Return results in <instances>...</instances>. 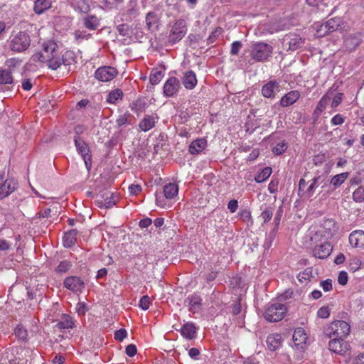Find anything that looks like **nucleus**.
<instances>
[{
  "label": "nucleus",
  "mask_w": 364,
  "mask_h": 364,
  "mask_svg": "<svg viewBox=\"0 0 364 364\" xmlns=\"http://www.w3.org/2000/svg\"><path fill=\"white\" fill-rule=\"evenodd\" d=\"M279 90V84L275 80H270L263 85L262 95L266 98H272L275 96V91Z\"/></svg>",
  "instance_id": "20"
},
{
  "label": "nucleus",
  "mask_w": 364,
  "mask_h": 364,
  "mask_svg": "<svg viewBox=\"0 0 364 364\" xmlns=\"http://www.w3.org/2000/svg\"><path fill=\"white\" fill-rule=\"evenodd\" d=\"M353 200L355 202L364 201V186H359L353 193Z\"/></svg>",
  "instance_id": "46"
},
{
  "label": "nucleus",
  "mask_w": 364,
  "mask_h": 364,
  "mask_svg": "<svg viewBox=\"0 0 364 364\" xmlns=\"http://www.w3.org/2000/svg\"><path fill=\"white\" fill-rule=\"evenodd\" d=\"M317 316L321 318H328L331 314L328 306H323L317 311Z\"/></svg>",
  "instance_id": "48"
},
{
  "label": "nucleus",
  "mask_w": 364,
  "mask_h": 364,
  "mask_svg": "<svg viewBox=\"0 0 364 364\" xmlns=\"http://www.w3.org/2000/svg\"><path fill=\"white\" fill-rule=\"evenodd\" d=\"M87 311L86 304L84 302H78L76 305V311L78 315L82 316L85 315L86 311Z\"/></svg>",
  "instance_id": "60"
},
{
  "label": "nucleus",
  "mask_w": 364,
  "mask_h": 364,
  "mask_svg": "<svg viewBox=\"0 0 364 364\" xmlns=\"http://www.w3.org/2000/svg\"><path fill=\"white\" fill-rule=\"evenodd\" d=\"M348 274L344 271L340 272L338 277V282L341 285H346L348 282Z\"/></svg>",
  "instance_id": "62"
},
{
  "label": "nucleus",
  "mask_w": 364,
  "mask_h": 364,
  "mask_svg": "<svg viewBox=\"0 0 364 364\" xmlns=\"http://www.w3.org/2000/svg\"><path fill=\"white\" fill-rule=\"evenodd\" d=\"M31 44L29 35L23 31H20L11 40L9 46L12 51L20 53L28 48Z\"/></svg>",
  "instance_id": "5"
},
{
  "label": "nucleus",
  "mask_w": 364,
  "mask_h": 364,
  "mask_svg": "<svg viewBox=\"0 0 364 364\" xmlns=\"http://www.w3.org/2000/svg\"><path fill=\"white\" fill-rule=\"evenodd\" d=\"M131 114L127 112L123 114H121L118 117L116 120V124L118 127L124 126L126 124H131Z\"/></svg>",
  "instance_id": "42"
},
{
  "label": "nucleus",
  "mask_w": 364,
  "mask_h": 364,
  "mask_svg": "<svg viewBox=\"0 0 364 364\" xmlns=\"http://www.w3.org/2000/svg\"><path fill=\"white\" fill-rule=\"evenodd\" d=\"M146 107V103L141 100H137L133 102L130 106L131 109L138 115L145 112Z\"/></svg>",
  "instance_id": "37"
},
{
  "label": "nucleus",
  "mask_w": 364,
  "mask_h": 364,
  "mask_svg": "<svg viewBox=\"0 0 364 364\" xmlns=\"http://www.w3.org/2000/svg\"><path fill=\"white\" fill-rule=\"evenodd\" d=\"M52 2L50 0H36L34 2L33 11L36 14H42L50 9Z\"/></svg>",
  "instance_id": "28"
},
{
  "label": "nucleus",
  "mask_w": 364,
  "mask_h": 364,
  "mask_svg": "<svg viewBox=\"0 0 364 364\" xmlns=\"http://www.w3.org/2000/svg\"><path fill=\"white\" fill-rule=\"evenodd\" d=\"M341 19L340 18H332L327 21L325 23L320 25L319 30L317 31L320 33L318 36H321L327 33L336 31L341 27Z\"/></svg>",
  "instance_id": "13"
},
{
  "label": "nucleus",
  "mask_w": 364,
  "mask_h": 364,
  "mask_svg": "<svg viewBox=\"0 0 364 364\" xmlns=\"http://www.w3.org/2000/svg\"><path fill=\"white\" fill-rule=\"evenodd\" d=\"M189 311L195 314L201 309L202 299L200 296L196 294H192L188 297Z\"/></svg>",
  "instance_id": "22"
},
{
  "label": "nucleus",
  "mask_w": 364,
  "mask_h": 364,
  "mask_svg": "<svg viewBox=\"0 0 364 364\" xmlns=\"http://www.w3.org/2000/svg\"><path fill=\"white\" fill-rule=\"evenodd\" d=\"M13 80L11 70L0 69V85L11 84Z\"/></svg>",
  "instance_id": "35"
},
{
  "label": "nucleus",
  "mask_w": 364,
  "mask_h": 364,
  "mask_svg": "<svg viewBox=\"0 0 364 364\" xmlns=\"http://www.w3.org/2000/svg\"><path fill=\"white\" fill-rule=\"evenodd\" d=\"M113 193L107 196L105 198H102L96 200V204L100 208H110L116 204Z\"/></svg>",
  "instance_id": "33"
},
{
  "label": "nucleus",
  "mask_w": 364,
  "mask_h": 364,
  "mask_svg": "<svg viewBox=\"0 0 364 364\" xmlns=\"http://www.w3.org/2000/svg\"><path fill=\"white\" fill-rule=\"evenodd\" d=\"M13 244L5 239H0V250L8 251L12 249Z\"/></svg>",
  "instance_id": "57"
},
{
  "label": "nucleus",
  "mask_w": 364,
  "mask_h": 364,
  "mask_svg": "<svg viewBox=\"0 0 364 364\" xmlns=\"http://www.w3.org/2000/svg\"><path fill=\"white\" fill-rule=\"evenodd\" d=\"M17 183L12 178L4 180L3 176H0V199L8 196L16 188Z\"/></svg>",
  "instance_id": "14"
},
{
  "label": "nucleus",
  "mask_w": 364,
  "mask_h": 364,
  "mask_svg": "<svg viewBox=\"0 0 364 364\" xmlns=\"http://www.w3.org/2000/svg\"><path fill=\"white\" fill-rule=\"evenodd\" d=\"M15 336L23 341H26L28 338V331L23 326H18L14 331Z\"/></svg>",
  "instance_id": "44"
},
{
  "label": "nucleus",
  "mask_w": 364,
  "mask_h": 364,
  "mask_svg": "<svg viewBox=\"0 0 364 364\" xmlns=\"http://www.w3.org/2000/svg\"><path fill=\"white\" fill-rule=\"evenodd\" d=\"M350 331V324L345 321L336 320L331 322L324 330L328 338H346Z\"/></svg>",
  "instance_id": "2"
},
{
  "label": "nucleus",
  "mask_w": 364,
  "mask_h": 364,
  "mask_svg": "<svg viewBox=\"0 0 364 364\" xmlns=\"http://www.w3.org/2000/svg\"><path fill=\"white\" fill-rule=\"evenodd\" d=\"M344 122L345 117L341 114H337L333 116L331 121V124L334 126L341 125L344 123Z\"/></svg>",
  "instance_id": "56"
},
{
  "label": "nucleus",
  "mask_w": 364,
  "mask_h": 364,
  "mask_svg": "<svg viewBox=\"0 0 364 364\" xmlns=\"http://www.w3.org/2000/svg\"><path fill=\"white\" fill-rule=\"evenodd\" d=\"M329 100H330V97L328 96L323 95L321 97V99L320 100V101L318 102V103L316 107L315 112H316L318 114H321L326 109Z\"/></svg>",
  "instance_id": "45"
},
{
  "label": "nucleus",
  "mask_w": 364,
  "mask_h": 364,
  "mask_svg": "<svg viewBox=\"0 0 364 364\" xmlns=\"http://www.w3.org/2000/svg\"><path fill=\"white\" fill-rule=\"evenodd\" d=\"M348 176V173L346 172L337 174L332 178L331 183L335 187L340 186L347 179Z\"/></svg>",
  "instance_id": "41"
},
{
  "label": "nucleus",
  "mask_w": 364,
  "mask_h": 364,
  "mask_svg": "<svg viewBox=\"0 0 364 364\" xmlns=\"http://www.w3.org/2000/svg\"><path fill=\"white\" fill-rule=\"evenodd\" d=\"M77 9L82 13H87L90 10V5L86 0H79L77 2Z\"/></svg>",
  "instance_id": "51"
},
{
  "label": "nucleus",
  "mask_w": 364,
  "mask_h": 364,
  "mask_svg": "<svg viewBox=\"0 0 364 364\" xmlns=\"http://www.w3.org/2000/svg\"><path fill=\"white\" fill-rule=\"evenodd\" d=\"M323 181L321 176H318L314 177L311 181L309 187L305 191V193H301V198H310L314 196L315 189L318 186V185Z\"/></svg>",
  "instance_id": "24"
},
{
  "label": "nucleus",
  "mask_w": 364,
  "mask_h": 364,
  "mask_svg": "<svg viewBox=\"0 0 364 364\" xmlns=\"http://www.w3.org/2000/svg\"><path fill=\"white\" fill-rule=\"evenodd\" d=\"M360 42L361 38L359 35H350L346 38L344 44L348 50H352L358 47Z\"/></svg>",
  "instance_id": "30"
},
{
  "label": "nucleus",
  "mask_w": 364,
  "mask_h": 364,
  "mask_svg": "<svg viewBox=\"0 0 364 364\" xmlns=\"http://www.w3.org/2000/svg\"><path fill=\"white\" fill-rule=\"evenodd\" d=\"M84 26L90 30H96L99 26V19L92 15L84 18Z\"/></svg>",
  "instance_id": "36"
},
{
  "label": "nucleus",
  "mask_w": 364,
  "mask_h": 364,
  "mask_svg": "<svg viewBox=\"0 0 364 364\" xmlns=\"http://www.w3.org/2000/svg\"><path fill=\"white\" fill-rule=\"evenodd\" d=\"M282 336L279 333L269 335L267 338V345L270 350H275L282 346Z\"/></svg>",
  "instance_id": "25"
},
{
  "label": "nucleus",
  "mask_w": 364,
  "mask_h": 364,
  "mask_svg": "<svg viewBox=\"0 0 364 364\" xmlns=\"http://www.w3.org/2000/svg\"><path fill=\"white\" fill-rule=\"evenodd\" d=\"M181 89V83L176 77H169L164 85V94L166 97H171L177 95Z\"/></svg>",
  "instance_id": "11"
},
{
  "label": "nucleus",
  "mask_w": 364,
  "mask_h": 364,
  "mask_svg": "<svg viewBox=\"0 0 364 364\" xmlns=\"http://www.w3.org/2000/svg\"><path fill=\"white\" fill-rule=\"evenodd\" d=\"M304 44V39L301 37L294 35L292 38L290 39L289 46V49L291 50H296L303 46Z\"/></svg>",
  "instance_id": "38"
},
{
  "label": "nucleus",
  "mask_w": 364,
  "mask_h": 364,
  "mask_svg": "<svg viewBox=\"0 0 364 364\" xmlns=\"http://www.w3.org/2000/svg\"><path fill=\"white\" fill-rule=\"evenodd\" d=\"M163 191L167 199H173L178 193V186L175 183H169L164 186Z\"/></svg>",
  "instance_id": "29"
},
{
  "label": "nucleus",
  "mask_w": 364,
  "mask_h": 364,
  "mask_svg": "<svg viewBox=\"0 0 364 364\" xmlns=\"http://www.w3.org/2000/svg\"><path fill=\"white\" fill-rule=\"evenodd\" d=\"M75 144L78 153L82 156L87 169H90L92 164V156L88 144L80 136H75Z\"/></svg>",
  "instance_id": "8"
},
{
  "label": "nucleus",
  "mask_w": 364,
  "mask_h": 364,
  "mask_svg": "<svg viewBox=\"0 0 364 364\" xmlns=\"http://www.w3.org/2000/svg\"><path fill=\"white\" fill-rule=\"evenodd\" d=\"M273 215V210L272 208H267L264 209L261 213V218L264 223L269 221Z\"/></svg>",
  "instance_id": "52"
},
{
  "label": "nucleus",
  "mask_w": 364,
  "mask_h": 364,
  "mask_svg": "<svg viewBox=\"0 0 364 364\" xmlns=\"http://www.w3.org/2000/svg\"><path fill=\"white\" fill-rule=\"evenodd\" d=\"M343 100V94L342 93H338L336 95V96L333 97L331 107H337Z\"/></svg>",
  "instance_id": "64"
},
{
  "label": "nucleus",
  "mask_w": 364,
  "mask_h": 364,
  "mask_svg": "<svg viewBox=\"0 0 364 364\" xmlns=\"http://www.w3.org/2000/svg\"><path fill=\"white\" fill-rule=\"evenodd\" d=\"M273 48L263 42L252 44L250 50L252 58L257 62L266 60L272 53Z\"/></svg>",
  "instance_id": "4"
},
{
  "label": "nucleus",
  "mask_w": 364,
  "mask_h": 364,
  "mask_svg": "<svg viewBox=\"0 0 364 364\" xmlns=\"http://www.w3.org/2000/svg\"><path fill=\"white\" fill-rule=\"evenodd\" d=\"M287 312L285 305L276 303L269 306L264 312V318L270 322L281 321Z\"/></svg>",
  "instance_id": "6"
},
{
  "label": "nucleus",
  "mask_w": 364,
  "mask_h": 364,
  "mask_svg": "<svg viewBox=\"0 0 364 364\" xmlns=\"http://www.w3.org/2000/svg\"><path fill=\"white\" fill-rule=\"evenodd\" d=\"M307 340V335L303 328H297L293 333V341L297 348H303Z\"/></svg>",
  "instance_id": "18"
},
{
  "label": "nucleus",
  "mask_w": 364,
  "mask_h": 364,
  "mask_svg": "<svg viewBox=\"0 0 364 364\" xmlns=\"http://www.w3.org/2000/svg\"><path fill=\"white\" fill-rule=\"evenodd\" d=\"M207 146V140L203 138L197 139L189 146V152L191 154H198Z\"/></svg>",
  "instance_id": "21"
},
{
  "label": "nucleus",
  "mask_w": 364,
  "mask_h": 364,
  "mask_svg": "<svg viewBox=\"0 0 364 364\" xmlns=\"http://www.w3.org/2000/svg\"><path fill=\"white\" fill-rule=\"evenodd\" d=\"M151 304V299L149 296L145 295L143 296L139 303V306L143 310H147Z\"/></svg>",
  "instance_id": "50"
},
{
  "label": "nucleus",
  "mask_w": 364,
  "mask_h": 364,
  "mask_svg": "<svg viewBox=\"0 0 364 364\" xmlns=\"http://www.w3.org/2000/svg\"><path fill=\"white\" fill-rule=\"evenodd\" d=\"M181 333L183 337L191 340L196 337V327L193 323H186L181 327Z\"/></svg>",
  "instance_id": "26"
},
{
  "label": "nucleus",
  "mask_w": 364,
  "mask_h": 364,
  "mask_svg": "<svg viewBox=\"0 0 364 364\" xmlns=\"http://www.w3.org/2000/svg\"><path fill=\"white\" fill-rule=\"evenodd\" d=\"M118 75V70L112 66H102L95 73V77L99 81L107 82L113 80Z\"/></svg>",
  "instance_id": "9"
},
{
  "label": "nucleus",
  "mask_w": 364,
  "mask_h": 364,
  "mask_svg": "<svg viewBox=\"0 0 364 364\" xmlns=\"http://www.w3.org/2000/svg\"><path fill=\"white\" fill-rule=\"evenodd\" d=\"M187 23L183 18H179L169 25L168 43L173 45L183 38L187 33Z\"/></svg>",
  "instance_id": "3"
},
{
  "label": "nucleus",
  "mask_w": 364,
  "mask_h": 364,
  "mask_svg": "<svg viewBox=\"0 0 364 364\" xmlns=\"http://www.w3.org/2000/svg\"><path fill=\"white\" fill-rule=\"evenodd\" d=\"M300 96V92L298 90L290 91L282 97L280 105L283 107L291 105L299 99Z\"/></svg>",
  "instance_id": "19"
},
{
  "label": "nucleus",
  "mask_w": 364,
  "mask_h": 364,
  "mask_svg": "<svg viewBox=\"0 0 364 364\" xmlns=\"http://www.w3.org/2000/svg\"><path fill=\"white\" fill-rule=\"evenodd\" d=\"M124 93L122 90L117 88L112 90L107 97V102L109 104H116L119 100H122Z\"/></svg>",
  "instance_id": "34"
},
{
  "label": "nucleus",
  "mask_w": 364,
  "mask_h": 364,
  "mask_svg": "<svg viewBox=\"0 0 364 364\" xmlns=\"http://www.w3.org/2000/svg\"><path fill=\"white\" fill-rule=\"evenodd\" d=\"M346 338H333L328 343L330 350L339 355H344L350 349V344L345 341Z\"/></svg>",
  "instance_id": "10"
},
{
  "label": "nucleus",
  "mask_w": 364,
  "mask_h": 364,
  "mask_svg": "<svg viewBox=\"0 0 364 364\" xmlns=\"http://www.w3.org/2000/svg\"><path fill=\"white\" fill-rule=\"evenodd\" d=\"M320 287H322L324 291H329L332 289V280L327 279L326 280L321 281L320 283Z\"/></svg>",
  "instance_id": "58"
},
{
  "label": "nucleus",
  "mask_w": 364,
  "mask_h": 364,
  "mask_svg": "<svg viewBox=\"0 0 364 364\" xmlns=\"http://www.w3.org/2000/svg\"><path fill=\"white\" fill-rule=\"evenodd\" d=\"M182 82L186 89L192 90L197 84V79L193 71H187L182 79Z\"/></svg>",
  "instance_id": "23"
},
{
  "label": "nucleus",
  "mask_w": 364,
  "mask_h": 364,
  "mask_svg": "<svg viewBox=\"0 0 364 364\" xmlns=\"http://www.w3.org/2000/svg\"><path fill=\"white\" fill-rule=\"evenodd\" d=\"M127 336V331L124 328L117 330L114 333V339L118 341H122Z\"/></svg>",
  "instance_id": "54"
},
{
  "label": "nucleus",
  "mask_w": 364,
  "mask_h": 364,
  "mask_svg": "<svg viewBox=\"0 0 364 364\" xmlns=\"http://www.w3.org/2000/svg\"><path fill=\"white\" fill-rule=\"evenodd\" d=\"M74 36L76 40H83V39H88L90 36V34H87L84 31H76L74 33Z\"/></svg>",
  "instance_id": "61"
},
{
  "label": "nucleus",
  "mask_w": 364,
  "mask_h": 364,
  "mask_svg": "<svg viewBox=\"0 0 364 364\" xmlns=\"http://www.w3.org/2000/svg\"><path fill=\"white\" fill-rule=\"evenodd\" d=\"M159 117L156 115L146 114L139 124V129L142 132H148L154 128Z\"/></svg>",
  "instance_id": "17"
},
{
  "label": "nucleus",
  "mask_w": 364,
  "mask_h": 364,
  "mask_svg": "<svg viewBox=\"0 0 364 364\" xmlns=\"http://www.w3.org/2000/svg\"><path fill=\"white\" fill-rule=\"evenodd\" d=\"M72 267L70 261L63 260L56 267V272L59 273H66Z\"/></svg>",
  "instance_id": "47"
},
{
  "label": "nucleus",
  "mask_w": 364,
  "mask_h": 364,
  "mask_svg": "<svg viewBox=\"0 0 364 364\" xmlns=\"http://www.w3.org/2000/svg\"><path fill=\"white\" fill-rule=\"evenodd\" d=\"M337 230L338 227L333 219H325L321 224L316 234L328 240L334 236Z\"/></svg>",
  "instance_id": "7"
},
{
  "label": "nucleus",
  "mask_w": 364,
  "mask_h": 364,
  "mask_svg": "<svg viewBox=\"0 0 364 364\" xmlns=\"http://www.w3.org/2000/svg\"><path fill=\"white\" fill-rule=\"evenodd\" d=\"M159 18L157 14L154 12H149L146 16V25L147 29L150 31H154L157 29L159 26Z\"/></svg>",
  "instance_id": "27"
},
{
  "label": "nucleus",
  "mask_w": 364,
  "mask_h": 364,
  "mask_svg": "<svg viewBox=\"0 0 364 364\" xmlns=\"http://www.w3.org/2000/svg\"><path fill=\"white\" fill-rule=\"evenodd\" d=\"M306 1L311 6H320L321 5L327 6L329 0H306Z\"/></svg>",
  "instance_id": "55"
},
{
  "label": "nucleus",
  "mask_w": 364,
  "mask_h": 364,
  "mask_svg": "<svg viewBox=\"0 0 364 364\" xmlns=\"http://www.w3.org/2000/svg\"><path fill=\"white\" fill-rule=\"evenodd\" d=\"M350 245L354 248H364V231L356 230L353 231L348 237Z\"/></svg>",
  "instance_id": "16"
},
{
  "label": "nucleus",
  "mask_w": 364,
  "mask_h": 364,
  "mask_svg": "<svg viewBox=\"0 0 364 364\" xmlns=\"http://www.w3.org/2000/svg\"><path fill=\"white\" fill-rule=\"evenodd\" d=\"M117 31L119 33V35L121 36H130L132 32H131V30H130V28L129 26V25L127 24H125V23H122V24H120L119 26H117Z\"/></svg>",
  "instance_id": "49"
},
{
  "label": "nucleus",
  "mask_w": 364,
  "mask_h": 364,
  "mask_svg": "<svg viewBox=\"0 0 364 364\" xmlns=\"http://www.w3.org/2000/svg\"><path fill=\"white\" fill-rule=\"evenodd\" d=\"M77 231L76 230H71L65 233L63 237V245L65 247H71L77 241Z\"/></svg>",
  "instance_id": "31"
},
{
  "label": "nucleus",
  "mask_w": 364,
  "mask_h": 364,
  "mask_svg": "<svg viewBox=\"0 0 364 364\" xmlns=\"http://www.w3.org/2000/svg\"><path fill=\"white\" fill-rule=\"evenodd\" d=\"M64 287L73 292H82L85 288L84 282L78 277L71 276L66 277L63 282Z\"/></svg>",
  "instance_id": "12"
},
{
  "label": "nucleus",
  "mask_w": 364,
  "mask_h": 364,
  "mask_svg": "<svg viewBox=\"0 0 364 364\" xmlns=\"http://www.w3.org/2000/svg\"><path fill=\"white\" fill-rule=\"evenodd\" d=\"M288 148V144L285 141L277 143L273 148L272 152L275 155H281L285 152Z\"/></svg>",
  "instance_id": "43"
},
{
  "label": "nucleus",
  "mask_w": 364,
  "mask_h": 364,
  "mask_svg": "<svg viewBox=\"0 0 364 364\" xmlns=\"http://www.w3.org/2000/svg\"><path fill=\"white\" fill-rule=\"evenodd\" d=\"M162 72L158 69H154L150 74L149 81L153 85L159 84L162 78Z\"/></svg>",
  "instance_id": "40"
},
{
  "label": "nucleus",
  "mask_w": 364,
  "mask_h": 364,
  "mask_svg": "<svg viewBox=\"0 0 364 364\" xmlns=\"http://www.w3.org/2000/svg\"><path fill=\"white\" fill-rule=\"evenodd\" d=\"M56 326L59 329L73 328L74 327V321L69 315L63 314Z\"/></svg>",
  "instance_id": "32"
},
{
  "label": "nucleus",
  "mask_w": 364,
  "mask_h": 364,
  "mask_svg": "<svg viewBox=\"0 0 364 364\" xmlns=\"http://www.w3.org/2000/svg\"><path fill=\"white\" fill-rule=\"evenodd\" d=\"M238 208L237 200L235 199L230 200L228 204V208L231 213H234Z\"/></svg>",
  "instance_id": "63"
},
{
  "label": "nucleus",
  "mask_w": 364,
  "mask_h": 364,
  "mask_svg": "<svg viewBox=\"0 0 364 364\" xmlns=\"http://www.w3.org/2000/svg\"><path fill=\"white\" fill-rule=\"evenodd\" d=\"M32 60L46 63L49 68L55 70L62 65H71L75 61V57L70 50L63 53L61 46L53 39H50L43 41L41 50L33 55Z\"/></svg>",
  "instance_id": "1"
},
{
  "label": "nucleus",
  "mask_w": 364,
  "mask_h": 364,
  "mask_svg": "<svg viewBox=\"0 0 364 364\" xmlns=\"http://www.w3.org/2000/svg\"><path fill=\"white\" fill-rule=\"evenodd\" d=\"M272 173V168L270 167L264 168L255 178L257 183H262L266 181Z\"/></svg>",
  "instance_id": "39"
},
{
  "label": "nucleus",
  "mask_w": 364,
  "mask_h": 364,
  "mask_svg": "<svg viewBox=\"0 0 364 364\" xmlns=\"http://www.w3.org/2000/svg\"><path fill=\"white\" fill-rule=\"evenodd\" d=\"M242 48V43L240 41H234L231 43L230 54L236 55L238 54L240 48Z\"/></svg>",
  "instance_id": "53"
},
{
  "label": "nucleus",
  "mask_w": 364,
  "mask_h": 364,
  "mask_svg": "<svg viewBox=\"0 0 364 364\" xmlns=\"http://www.w3.org/2000/svg\"><path fill=\"white\" fill-rule=\"evenodd\" d=\"M333 247L329 242L325 241L316 245L313 249V255L318 259H326L331 253Z\"/></svg>",
  "instance_id": "15"
},
{
  "label": "nucleus",
  "mask_w": 364,
  "mask_h": 364,
  "mask_svg": "<svg viewBox=\"0 0 364 364\" xmlns=\"http://www.w3.org/2000/svg\"><path fill=\"white\" fill-rule=\"evenodd\" d=\"M137 349L134 344H129L126 347L125 353L129 357H133L136 354Z\"/></svg>",
  "instance_id": "59"
}]
</instances>
